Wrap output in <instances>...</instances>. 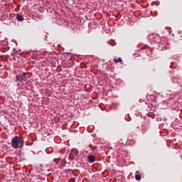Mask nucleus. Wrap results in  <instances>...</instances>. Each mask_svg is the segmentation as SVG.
<instances>
[{
	"label": "nucleus",
	"instance_id": "1",
	"mask_svg": "<svg viewBox=\"0 0 182 182\" xmlns=\"http://www.w3.org/2000/svg\"><path fill=\"white\" fill-rule=\"evenodd\" d=\"M11 146L14 149H19L23 146V139L19 136H15L11 140Z\"/></svg>",
	"mask_w": 182,
	"mask_h": 182
},
{
	"label": "nucleus",
	"instance_id": "2",
	"mask_svg": "<svg viewBox=\"0 0 182 182\" xmlns=\"http://www.w3.org/2000/svg\"><path fill=\"white\" fill-rule=\"evenodd\" d=\"M28 80V77H26V73L23 72H21L19 74L16 75V80L15 82H26Z\"/></svg>",
	"mask_w": 182,
	"mask_h": 182
},
{
	"label": "nucleus",
	"instance_id": "3",
	"mask_svg": "<svg viewBox=\"0 0 182 182\" xmlns=\"http://www.w3.org/2000/svg\"><path fill=\"white\" fill-rule=\"evenodd\" d=\"M77 154H79V151L77 149L73 148L70 151V157H76L77 156Z\"/></svg>",
	"mask_w": 182,
	"mask_h": 182
},
{
	"label": "nucleus",
	"instance_id": "4",
	"mask_svg": "<svg viewBox=\"0 0 182 182\" xmlns=\"http://www.w3.org/2000/svg\"><path fill=\"white\" fill-rule=\"evenodd\" d=\"M16 18L19 22L23 21V16L21 15L20 14H17Z\"/></svg>",
	"mask_w": 182,
	"mask_h": 182
},
{
	"label": "nucleus",
	"instance_id": "5",
	"mask_svg": "<svg viewBox=\"0 0 182 182\" xmlns=\"http://www.w3.org/2000/svg\"><path fill=\"white\" fill-rule=\"evenodd\" d=\"M135 178L137 181H140L141 180V176H140V172H139V171H136Z\"/></svg>",
	"mask_w": 182,
	"mask_h": 182
},
{
	"label": "nucleus",
	"instance_id": "6",
	"mask_svg": "<svg viewBox=\"0 0 182 182\" xmlns=\"http://www.w3.org/2000/svg\"><path fill=\"white\" fill-rule=\"evenodd\" d=\"M114 62H115L116 63H121V65H123V60H122V58H114Z\"/></svg>",
	"mask_w": 182,
	"mask_h": 182
},
{
	"label": "nucleus",
	"instance_id": "7",
	"mask_svg": "<svg viewBox=\"0 0 182 182\" xmlns=\"http://www.w3.org/2000/svg\"><path fill=\"white\" fill-rule=\"evenodd\" d=\"M88 159H89V161H90L91 163H93V162L95 161V156H93V155H90V156H88Z\"/></svg>",
	"mask_w": 182,
	"mask_h": 182
},
{
	"label": "nucleus",
	"instance_id": "8",
	"mask_svg": "<svg viewBox=\"0 0 182 182\" xmlns=\"http://www.w3.org/2000/svg\"><path fill=\"white\" fill-rule=\"evenodd\" d=\"M65 164H66V162H65V161H61V166H62V167H65Z\"/></svg>",
	"mask_w": 182,
	"mask_h": 182
},
{
	"label": "nucleus",
	"instance_id": "9",
	"mask_svg": "<svg viewBox=\"0 0 182 182\" xmlns=\"http://www.w3.org/2000/svg\"><path fill=\"white\" fill-rule=\"evenodd\" d=\"M69 182H76V181L75 180L74 178H71L69 180Z\"/></svg>",
	"mask_w": 182,
	"mask_h": 182
}]
</instances>
